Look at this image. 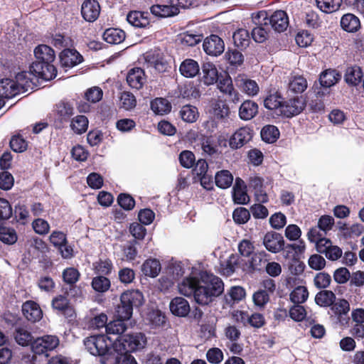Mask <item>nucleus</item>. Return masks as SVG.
I'll use <instances>...</instances> for the list:
<instances>
[{
    "label": "nucleus",
    "mask_w": 364,
    "mask_h": 364,
    "mask_svg": "<svg viewBox=\"0 0 364 364\" xmlns=\"http://www.w3.org/2000/svg\"><path fill=\"white\" fill-rule=\"evenodd\" d=\"M200 283L197 279L193 277H186L178 284V289L180 294L186 296H193L196 300V291Z\"/></svg>",
    "instance_id": "aec40b11"
},
{
    "label": "nucleus",
    "mask_w": 364,
    "mask_h": 364,
    "mask_svg": "<svg viewBox=\"0 0 364 364\" xmlns=\"http://www.w3.org/2000/svg\"><path fill=\"white\" fill-rule=\"evenodd\" d=\"M151 108L156 114L163 115L171 111V105L166 99L156 98L151 102Z\"/></svg>",
    "instance_id": "4c0bfd02"
},
{
    "label": "nucleus",
    "mask_w": 364,
    "mask_h": 364,
    "mask_svg": "<svg viewBox=\"0 0 364 364\" xmlns=\"http://www.w3.org/2000/svg\"><path fill=\"white\" fill-rule=\"evenodd\" d=\"M253 134V129L248 126L237 129L229 139L230 148L237 149L242 147L252 139Z\"/></svg>",
    "instance_id": "1a4fd4ad"
},
{
    "label": "nucleus",
    "mask_w": 364,
    "mask_h": 364,
    "mask_svg": "<svg viewBox=\"0 0 364 364\" xmlns=\"http://www.w3.org/2000/svg\"><path fill=\"white\" fill-rule=\"evenodd\" d=\"M22 312L26 318L31 322L38 321L43 317L39 305L33 301H27L23 304Z\"/></svg>",
    "instance_id": "2eb2a0df"
},
{
    "label": "nucleus",
    "mask_w": 364,
    "mask_h": 364,
    "mask_svg": "<svg viewBox=\"0 0 364 364\" xmlns=\"http://www.w3.org/2000/svg\"><path fill=\"white\" fill-rule=\"evenodd\" d=\"M133 313V309L127 304H122L120 301V304L118 305L116 310V316L118 318L124 321L129 320Z\"/></svg>",
    "instance_id": "774afa93"
},
{
    "label": "nucleus",
    "mask_w": 364,
    "mask_h": 364,
    "mask_svg": "<svg viewBox=\"0 0 364 364\" xmlns=\"http://www.w3.org/2000/svg\"><path fill=\"white\" fill-rule=\"evenodd\" d=\"M215 183L221 188H229L233 181L232 173L228 170H222L215 174Z\"/></svg>",
    "instance_id": "37998d69"
},
{
    "label": "nucleus",
    "mask_w": 364,
    "mask_h": 364,
    "mask_svg": "<svg viewBox=\"0 0 364 364\" xmlns=\"http://www.w3.org/2000/svg\"><path fill=\"white\" fill-rule=\"evenodd\" d=\"M120 301L122 304H127L132 309L139 307L144 303V296L139 290H128L122 294Z\"/></svg>",
    "instance_id": "4be33fe9"
},
{
    "label": "nucleus",
    "mask_w": 364,
    "mask_h": 364,
    "mask_svg": "<svg viewBox=\"0 0 364 364\" xmlns=\"http://www.w3.org/2000/svg\"><path fill=\"white\" fill-rule=\"evenodd\" d=\"M203 80L207 85H213L218 79V71L215 65L211 63H205L202 66Z\"/></svg>",
    "instance_id": "cd10ccee"
},
{
    "label": "nucleus",
    "mask_w": 364,
    "mask_h": 364,
    "mask_svg": "<svg viewBox=\"0 0 364 364\" xmlns=\"http://www.w3.org/2000/svg\"><path fill=\"white\" fill-rule=\"evenodd\" d=\"M92 287L96 291L105 292L110 287V281L102 276L96 277L92 279Z\"/></svg>",
    "instance_id": "864d4df0"
},
{
    "label": "nucleus",
    "mask_w": 364,
    "mask_h": 364,
    "mask_svg": "<svg viewBox=\"0 0 364 364\" xmlns=\"http://www.w3.org/2000/svg\"><path fill=\"white\" fill-rule=\"evenodd\" d=\"M127 20L131 25L139 28H146L150 23L147 13L136 11L129 12Z\"/></svg>",
    "instance_id": "b1692460"
},
{
    "label": "nucleus",
    "mask_w": 364,
    "mask_h": 364,
    "mask_svg": "<svg viewBox=\"0 0 364 364\" xmlns=\"http://www.w3.org/2000/svg\"><path fill=\"white\" fill-rule=\"evenodd\" d=\"M316 3L317 7L321 11L330 14L337 11L340 8L342 0H316Z\"/></svg>",
    "instance_id": "a19ab883"
},
{
    "label": "nucleus",
    "mask_w": 364,
    "mask_h": 364,
    "mask_svg": "<svg viewBox=\"0 0 364 364\" xmlns=\"http://www.w3.org/2000/svg\"><path fill=\"white\" fill-rule=\"evenodd\" d=\"M50 242L58 249L61 257L70 259L73 256V249L68 245L66 235L61 231H53L49 237Z\"/></svg>",
    "instance_id": "0eeeda50"
},
{
    "label": "nucleus",
    "mask_w": 364,
    "mask_h": 364,
    "mask_svg": "<svg viewBox=\"0 0 364 364\" xmlns=\"http://www.w3.org/2000/svg\"><path fill=\"white\" fill-rule=\"evenodd\" d=\"M95 272L101 274H108L112 269V263L109 259H100L93 263Z\"/></svg>",
    "instance_id": "4d7b16f0"
},
{
    "label": "nucleus",
    "mask_w": 364,
    "mask_h": 364,
    "mask_svg": "<svg viewBox=\"0 0 364 364\" xmlns=\"http://www.w3.org/2000/svg\"><path fill=\"white\" fill-rule=\"evenodd\" d=\"M100 14V6L95 0H85L81 6L82 18L88 22H94Z\"/></svg>",
    "instance_id": "4468645a"
},
{
    "label": "nucleus",
    "mask_w": 364,
    "mask_h": 364,
    "mask_svg": "<svg viewBox=\"0 0 364 364\" xmlns=\"http://www.w3.org/2000/svg\"><path fill=\"white\" fill-rule=\"evenodd\" d=\"M308 87L307 80L301 75L292 76L289 82V89L294 93H302Z\"/></svg>",
    "instance_id": "c9c22d12"
},
{
    "label": "nucleus",
    "mask_w": 364,
    "mask_h": 364,
    "mask_svg": "<svg viewBox=\"0 0 364 364\" xmlns=\"http://www.w3.org/2000/svg\"><path fill=\"white\" fill-rule=\"evenodd\" d=\"M102 364H137L134 358L128 353H119L117 350L108 363L102 360Z\"/></svg>",
    "instance_id": "79ce46f5"
},
{
    "label": "nucleus",
    "mask_w": 364,
    "mask_h": 364,
    "mask_svg": "<svg viewBox=\"0 0 364 364\" xmlns=\"http://www.w3.org/2000/svg\"><path fill=\"white\" fill-rule=\"evenodd\" d=\"M252 21L255 24L264 25L272 28L275 31L283 32L289 25V18L287 14L284 11H276L270 18L268 17L265 11H260L252 15Z\"/></svg>",
    "instance_id": "7ed1b4c3"
},
{
    "label": "nucleus",
    "mask_w": 364,
    "mask_h": 364,
    "mask_svg": "<svg viewBox=\"0 0 364 364\" xmlns=\"http://www.w3.org/2000/svg\"><path fill=\"white\" fill-rule=\"evenodd\" d=\"M34 55L37 60H41L46 63H52L55 60L54 50L48 46L39 45L34 49Z\"/></svg>",
    "instance_id": "393cba45"
},
{
    "label": "nucleus",
    "mask_w": 364,
    "mask_h": 364,
    "mask_svg": "<svg viewBox=\"0 0 364 364\" xmlns=\"http://www.w3.org/2000/svg\"><path fill=\"white\" fill-rule=\"evenodd\" d=\"M290 300L295 304L304 303L309 297L307 288L304 286H299L294 289L290 294Z\"/></svg>",
    "instance_id": "c03bdc74"
},
{
    "label": "nucleus",
    "mask_w": 364,
    "mask_h": 364,
    "mask_svg": "<svg viewBox=\"0 0 364 364\" xmlns=\"http://www.w3.org/2000/svg\"><path fill=\"white\" fill-rule=\"evenodd\" d=\"M218 80V87L220 92L231 97L234 103L238 102L240 101V94L234 89L231 77L225 74L224 77L221 76V78L219 77Z\"/></svg>",
    "instance_id": "f3484780"
},
{
    "label": "nucleus",
    "mask_w": 364,
    "mask_h": 364,
    "mask_svg": "<svg viewBox=\"0 0 364 364\" xmlns=\"http://www.w3.org/2000/svg\"><path fill=\"white\" fill-rule=\"evenodd\" d=\"M235 45L238 48H245L250 42L249 32L243 28L237 30L232 36Z\"/></svg>",
    "instance_id": "09e8293b"
},
{
    "label": "nucleus",
    "mask_w": 364,
    "mask_h": 364,
    "mask_svg": "<svg viewBox=\"0 0 364 364\" xmlns=\"http://www.w3.org/2000/svg\"><path fill=\"white\" fill-rule=\"evenodd\" d=\"M212 112L215 118L223 119L229 116L230 109L225 102L218 100L213 103Z\"/></svg>",
    "instance_id": "a18cd8bd"
},
{
    "label": "nucleus",
    "mask_w": 364,
    "mask_h": 364,
    "mask_svg": "<svg viewBox=\"0 0 364 364\" xmlns=\"http://www.w3.org/2000/svg\"><path fill=\"white\" fill-rule=\"evenodd\" d=\"M146 344V338L142 333L124 335L114 341V349L119 353H129L144 348Z\"/></svg>",
    "instance_id": "20e7f679"
},
{
    "label": "nucleus",
    "mask_w": 364,
    "mask_h": 364,
    "mask_svg": "<svg viewBox=\"0 0 364 364\" xmlns=\"http://www.w3.org/2000/svg\"><path fill=\"white\" fill-rule=\"evenodd\" d=\"M187 6L185 0H170L167 5H154L151 12L156 16L166 18L177 15L181 8Z\"/></svg>",
    "instance_id": "39448f33"
},
{
    "label": "nucleus",
    "mask_w": 364,
    "mask_h": 364,
    "mask_svg": "<svg viewBox=\"0 0 364 364\" xmlns=\"http://www.w3.org/2000/svg\"><path fill=\"white\" fill-rule=\"evenodd\" d=\"M0 240L5 244L12 245L17 240V235L14 229L2 228L0 230Z\"/></svg>",
    "instance_id": "052dcab7"
},
{
    "label": "nucleus",
    "mask_w": 364,
    "mask_h": 364,
    "mask_svg": "<svg viewBox=\"0 0 364 364\" xmlns=\"http://www.w3.org/2000/svg\"><path fill=\"white\" fill-rule=\"evenodd\" d=\"M127 81L132 88L136 90L141 89L146 81L144 70L140 68L131 69L127 74Z\"/></svg>",
    "instance_id": "dca6fc26"
},
{
    "label": "nucleus",
    "mask_w": 364,
    "mask_h": 364,
    "mask_svg": "<svg viewBox=\"0 0 364 364\" xmlns=\"http://www.w3.org/2000/svg\"><path fill=\"white\" fill-rule=\"evenodd\" d=\"M103 95L102 89L99 87L89 88L85 93V99L92 103L99 102Z\"/></svg>",
    "instance_id": "338daca9"
},
{
    "label": "nucleus",
    "mask_w": 364,
    "mask_h": 364,
    "mask_svg": "<svg viewBox=\"0 0 364 364\" xmlns=\"http://www.w3.org/2000/svg\"><path fill=\"white\" fill-rule=\"evenodd\" d=\"M104 40L110 44H119L125 39V33L119 28H110L103 33Z\"/></svg>",
    "instance_id": "473e14b6"
},
{
    "label": "nucleus",
    "mask_w": 364,
    "mask_h": 364,
    "mask_svg": "<svg viewBox=\"0 0 364 364\" xmlns=\"http://www.w3.org/2000/svg\"><path fill=\"white\" fill-rule=\"evenodd\" d=\"M238 261L239 258L237 255L234 254L230 255L228 259L222 264L223 274L228 276L232 274L238 265Z\"/></svg>",
    "instance_id": "5fc2aeb1"
},
{
    "label": "nucleus",
    "mask_w": 364,
    "mask_h": 364,
    "mask_svg": "<svg viewBox=\"0 0 364 364\" xmlns=\"http://www.w3.org/2000/svg\"><path fill=\"white\" fill-rule=\"evenodd\" d=\"M236 86L249 97H254L259 93L257 82L243 75H237L235 79Z\"/></svg>",
    "instance_id": "f8f14e48"
},
{
    "label": "nucleus",
    "mask_w": 364,
    "mask_h": 364,
    "mask_svg": "<svg viewBox=\"0 0 364 364\" xmlns=\"http://www.w3.org/2000/svg\"><path fill=\"white\" fill-rule=\"evenodd\" d=\"M283 104L282 102V97L278 92L269 94L264 100V106L268 109H275L278 111V113L281 114V107Z\"/></svg>",
    "instance_id": "ea45409f"
},
{
    "label": "nucleus",
    "mask_w": 364,
    "mask_h": 364,
    "mask_svg": "<svg viewBox=\"0 0 364 364\" xmlns=\"http://www.w3.org/2000/svg\"><path fill=\"white\" fill-rule=\"evenodd\" d=\"M232 218L236 223L245 224L249 220L250 214L247 209L241 207L234 210Z\"/></svg>",
    "instance_id": "e2e57ef3"
},
{
    "label": "nucleus",
    "mask_w": 364,
    "mask_h": 364,
    "mask_svg": "<svg viewBox=\"0 0 364 364\" xmlns=\"http://www.w3.org/2000/svg\"><path fill=\"white\" fill-rule=\"evenodd\" d=\"M19 94L16 82L11 79L0 80V97L11 98Z\"/></svg>",
    "instance_id": "c756f323"
},
{
    "label": "nucleus",
    "mask_w": 364,
    "mask_h": 364,
    "mask_svg": "<svg viewBox=\"0 0 364 364\" xmlns=\"http://www.w3.org/2000/svg\"><path fill=\"white\" fill-rule=\"evenodd\" d=\"M363 77V73L360 67L351 66L347 68L344 79L347 84L353 86L358 85Z\"/></svg>",
    "instance_id": "2f4dec72"
},
{
    "label": "nucleus",
    "mask_w": 364,
    "mask_h": 364,
    "mask_svg": "<svg viewBox=\"0 0 364 364\" xmlns=\"http://www.w3.org/2000/svg\"><path fill=\"white\" fill-rule=\"evenodd\" d=\"M161 270V265L159 260L156 259H147L141 266V272L146 276L154 278L156 277Z\"/></svg>",
    "instance_id": "c85d7f7f"
},
{
    "label": "nucleus",
    "mask_w": 364,
    "mask_h": 364,
    "mask_svg": "<svg viewBox=\"0 0 364 364\" xmlns=\"http://www.w3.org/2000/svg\"><path fill=\"white\" fill-rule=\"evenodd\" d=\"M341 78L339 73L335 70H326L320 75L321 86L330 87L334 85Z\"/></svg>",
    "instance_id": "f704fd0d"
},
{
    "label": "nucleus",
    "mask_w": 364,
    "mask_h": 364,
    "mask_svg": "<svg viewBox=\"0 0 364 364\" xmlns=\"http://www.w3.org/2000/svg\"><path fill=\"white\" fill-rule=\"evenodd\" d=\"M257 26L254 28L252 31V38L257 43H263L266 41L270 31L269 25L256 24Z\"/></svg>",
    "instance_id": "603ef678"
},
{
    "label": "nucleus",
    "mask_w": 364,
    "mask_h": 364,
    "mask_svg": "<svg viewBox=\"0 0 364 364\" xmlns=\"http://www.w3.org/2000/svg\"><path fill=\"white\" fill-rule=\"evenodd\" d=\"M32 75L30 72H21L16 75V81L18 93L24 92L32 88L33 85Z\"/></svg>",
    "instance_id": "7c9ffc66"
},
{
    "label": "nucleus",
    "mask_w": 364,
    "mask_h": 364,
    "mask_svg": "<svg viewBox=\"0 0 364 364\" xmlns=\"http://www.w3.org/2000/svg\"><path fill=\"white\" fill-rule=\"evenodd\" d=\"M200 70V67L197 61L193 59L184 60L179 67L181 74L186 77H193L196 76Z\"/></svg>",
    "instance_id": "bb28decb"
},
{
    "label": "nucleus",
    "mask_w": 364,
    "mask_h": 364,
    "mask_svg": "<svg viewBox=\"0 0 364 364\" xmlns=\"http://www.w3.org/2000/svg\"><path fill=\"white\" fill-rule=\"evenodd\" d=\"M257 113L258 105L250 100L244 101L239 107V117L241 119L245 121L252 119Z\"/></svg>",
    "instance_id": "412c9836"
},
{
    "label": "nucleus",
    "mask_w": 364,
    "mask_h": 364,
    "mask_svg": "<svg viewBox=\"0 0 364 364\" xmlns=\"http://www.w3.org/2000/svg\"><path fill=\"white\" fill-rule=\"evenodd\" d=\"M56 112L62 120H66L74 114V109L68 103L60 102L57 105Z\"/></svg>",
    "instance_id": "680f3d73"
},
{
    "label": "nucleus",
    "mask_w": 364,
    "mask_h": 364,
    "mask_svg": "<svg viewBox=\"0 0 364 364\" xmlns=\"http://www.w3.org/2000/svg\"><path fill=\"white\" fill-rule=\"evenodd\" d=\"M336 300V295L332 291L323 290L315 296L316 303L321 306H330Z\"/></svg>",
    "instance_id": "58836bf2"
},
{
    "label": "nucleus",
    "mask_w": 364,
    "mask_h": 364,
    "mask_svg": "<svg viewBox=\"0 0 364 364\" xmlns=\"http://www.w3.org/2000/svg\"><path fill=\"white\" fill-rule=\"evenodd\" d=\"M263 245L268 251L277 253L284 248V240L281 234L271 231L264 235Z\"/></svg>",
    "instance_id": "9b49d317"
},
{
    "label": "nucleus",
    "mask_w": 364,
    "mask_h": 364,
    "mask_svg": "<svg viewBox=\"0 0 364 364\" xmlns=\"http://www.w3.org/2000/svg\"><path fill=\"white\" fill-rule=\"evenodd\" d=\"M29 72L32 75L46 80H51L56 76V70L53 65L36 59L30 66Z\"/></svg>",
    "instance_id": "6e6552de"
},
{
    "label": "nucleus",
    "mask_w": 364,
    "mask_h": 364,
    "mask_svg": "<svg viewBox=\"0 0 364 364\" xmlns=\"http://www.w3.org/2000/svg\"><path fill=\"white\" fill-rule=\"evenodd\" d=\"M279 136V131L274 125H267L261 131V137L263 141L267 143H273Z\"/></svg>",
    "instance_id": "49530a36"
},
{
    "label": "nucleus",
    "mask_w": 364,
    "mask_h": 364,
    "mask_svg": "<svg viewBox=\"0 0 364 364\" xmlns=\"http://www.w3.org/2000/svg\"><path fill=\"white\" fill-rule=\"evenodd\" d=\"M252 301L255 306L263 309L269 301V295L264 290H258L252 295Z\"/></svg>",
    "instance_id": "6e6d98bb"
},
{
    "label": "nucleus",
    "mask_w": 364,
    "mask_h": 364,
    "mask_svg": "<svg viewBox=\"0 0 364 364\" xmlns=\"http://www.w3.org/2000/svg\"><path fill=\"white\" fill-rule=\"evenodd\" d=\"M180 115L183 121L192 123L197 119L198 112L197 108L194 106L185 105L180 111Z\"/></svg>",
    "instance_id": "3c124183"
},
{
    "label": "nucleus",
    "mask_w": 364,
    "mask_h": 364,
    "mask_svg": "<svg viewBox=\"0 0 364 364\" xmlns=\"http://www.w3.org/2000/svg\"><path fill=\"white\" fill-rule=\"evenodd\" d=\"M203 39V36L196 32L186 31L178 36V41L182 46H195Z\"/></svg>",
    "instance_id": "72a5a7b5"
},
{
    "label": "nucleus",
    "mask_w": 364,
    "mask_h": 364,
    "mask_svg": "<svg viewBox=\"0 0 364 364\" xmlns=\"http://www.w3.org/2000/svg\"><path fill=\"white\" fill-rule=\"evenodd\" d=\"M170 310L176 316L184 317L190 312V306L187 300L182 297H176L170 302Z\"/></svg>",
    "instance_id": "5701e85b"
},
{
    "label": "nucleus",
    "mask_w": 364,
    "mask_h": 364,
    "mask_svg": "<svg viewBox=\"0 0 364 364\" xmlns=\"http://www.w3.org/2000/svg\"><path fill=\"white\" fill-rule=\"evenodd\" d=\"M121 107L126 110H130L136 107V100L133 94L123 92L120 97Z\"/></svg>",
    "instance_id": "0e129e2a"
},
{
    "label": "nucleus",
    "mask_w": 364,
    "mask_h": 364,
    "mask_svg": "<svg viewBox=\"0 0 364 364\" xmlns=\"http://www.w3.org/2000/svg\"><path fill=\"white\" fill-rule=\"evenodd\" d=\"M60 343L56 336L46 335L36 338L32 343L31 348L34 353L48 355L47 353L55 349Z\"/></svg>",
    "instance_id": "423d86ee"
},
{
    "label": "nucleus",
    "mask_w": 364,
    "mask_h": 364,
    "mask_svg": "<svg viewBox=\"0 0 364 364\" xmlns=\"http://www.w3.org/2000/svg\"><path fill=\"white\" fill-rule=\"evenodd\" d=\"M341 28L349 33H355L360 28L359 18L353 14H344L340 21Z\"/></svg>",
    "instance_id": "a878e982"
},
{
    "label": "nucleus",
    "mask_w": 364,
    "mask_h": 364,
    "mask_svg": "<svg viewBox=\"0 0 364 364\" xmlns=\"http://www.w3.org/2000/svg\"><path fill=\"white\" fill-rule=\"evenodd\" d=\"M127 328L124 321L117 318L107 324L106 332L107 334L121 335L127 330Z\"/></svg>",
    "instance_id": "de8ad7c7"
},
{
    "label": "nucleus",
    "mask_w": 364,
    "mask_h": 364,
    "mask_svg": "<svg viewBox=\"0 0 364 364\" xmlns=\"http://www.w3.org/2000/svg\"><path fill=\"white\" fill-rule=\"evenodd\" d=\"M246 295V292L244 288L240 286H235L230 288L227 295L225 296L226 302L232 305L236 302L242 301Z\"/></svg>",
    "instance_id": "e433bc0d"
},
{
    "label": "nucleus",
    "mask_w": 364,
    "mask_h": 364,
    "mask_svg": "<svg viewBox=\"0 0 364 364\" xmlns=\"http://www.w3.org/2000/svg\"><path fill=\"white\" fill-rule=\"evenodd\" d=\"M224 291L223 281L212 274L204 273L196 291V302L200 305H208L219 296Z\"/></svg>",
    "instance_id": "f257e3e1"
},
{
    "label": "nucleus",
    "mask_w": 364,
    "mask_h": 364,
    "mask_svg": "<svg viewBox=\"0 0 364 364\" xmlns=\"http://www.w3.org/2000/svg\"><path fill=\"white\" fill-rule=\"evenodd\" d=\"M14 338L19 345L25 346L31 343L32 336L27 330L20 328L16 329Z\"/></svg>",
    "instance_id": "13d9d810"
},
{
    "label": "nucleus",
    "mask_w": 364,
    "mask_h": 364,
    "mask_svg": "<svg viewBox=\"0 0 364 364\" xmlns=\"http://www.w3.org/2000/svg\"><path fill=\"white\" fill-rule=\"evenodd\" d=\"M232 198L234 202L238 204H246L250 200L246 191L245 183L240 178L235 179L232 188Z\"/></svg>",
    "instance_id": "a211bd4d"
},
{
    "label": "nucleus",
    "mask_w": 364,
    "mask_h": 364,
    "mask_svg": "<svg viewBox=\"0 0 364 364\" xmlns=\"http://www.w3.org/2000/svg\"><path fill=\"white\" fill-rule=\"evenodd\" d=\"M308 264L311 269L318 271L325 267L326 261L321 255L314 254L309 257Z\"/></svg>",
    "instance_id": "69168bd1"
},
{
    "label": "nucleus",
    "mask_w": 364,
    "mask_h": 364,
    "mask_svg": "<svg viewBox=\"0 0 364 364\" xmlns=\"http://www.w3.org/2000/svg\"><path fill=\"white\" fill-rule=\"evenodd\" d=\"M203 47L207 54L217 56L224 51L225 44L219 36L211 35L204 40Z\"/></svg>",
    "instance_id": "ddd939ff"
},
{
    "label": "nucleus",
    "mask_w": 364,
    "mask_h": 364,
    "mask_svg": "<svg viewBox=\"0 0 364 364\" xmlns=\"http://www.w3.org/2000/svg\"><path fill=\"white\" fill-rule=\"evenodd\" d=\"M331 282V277L326 272H322L316 274L314 282L318 289L327 288Z\"/></svg>",
    "instance_id": "bf43d9fd"
},
{
    "label": "nucleus",
    "mask_w": 364,
    "mask_h": 364,
    "mask_svg": "<svg viewBox=\"0 0 364 364\" xmlns=\"http://www.w3.org/2000/svg\"><path fill=\"white\" fill-rule=\"evenodd\" d=\"M60 63L63 66L71 68L82 61V56L75 49H64L60 55Z\"/></svg>",
    "instance_id": "6ab92c4d"
},
{
    "label": "nucleus",
    "mask_w": 364,
    "mask_h": 364,
    "mask_svg": "<svg viewBox=\"0 0 364 364\" xmlns=\"http://www.w3.org/2000/svg\"><path fill=\"white\" fill-rule=\"evenodd\" d=\"M306 107V102L302 96L289 100L281 107V114L291 117L299 114Z\"/></svg>",
    "instance_id": "9d476101"
},
{
    "label": "nucleus",
    "mask_w": 364,
    "mask_h": 364,
    "mask_svg": "<svg viewBox=\"0 0 364 364\" xmlns=\"http://www.w3.org/2000/svg\"><path fill=\"white\" fill-rule=\"evenodd\" d=\"M85 348L93 355L106 356L105 362L108 363L117 351L114 342L104 334L93 335L84 340ZM105 361V360H103Z\"/></svg>",
    "instance_id": "f03ea898"
},
{
    "label": "nucleus",
    "mask_w": 364,
    "mask_h": 364,
    "mask_svg": "<svg viewBox=\"0 0 364 364\" xmlns=\"http://www.w3.org/2000/svg\"><path fill=\"white\" fill-rule=\"evenodd\" d=\"M70 127L75 133L81 134L87 129L88 119L83 115H78L73 119Z\"/></svg>",
    "instance_id": "8fccbe9b"
}]
</instances>
